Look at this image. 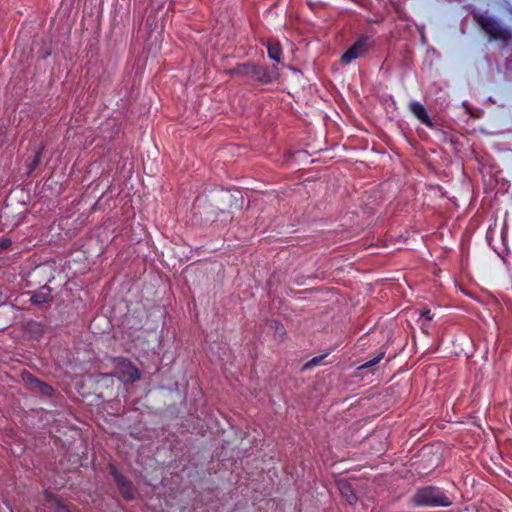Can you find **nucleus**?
<instances>
[{"mask_svg": "<svg viewBox=\"0 0 512 512\" xmlns=\"http://www.w3.org/2000/svg\"><path fill=\"white\" fill-rule=\"evenodd\" d=\"M231 74L248 76L262 84L271 83L280 77L279 68L274 66L270 71L261 66L246 63L240 64L230 71Z\"/></svg>", "mask_w": 512, "mask_h": 512, "instance_id": "f257e3e1", "label": "nucleus"}, {"mask_svg": "<svg viewBox=\"0 0 512 512\" xmlns=\"http://www.w3.org/2000/svg\"><path fill=\"white\" fill-rule=\"evenodd\" d=\"M413 502L416 505H429V506H448L450 502L448 499L439 494L434 488H422L416 492L413 497Z\"/></svg>", "mask_w": 512, "mask_h": 512, "instance_id": "f03ea898", "label": "nucleus"}, {"mask_svg": "<svg viewBox=\"0 0 512 512\" xmlns=\"http://www.w3.org/2000/svg\"><path fill=\"white\" fill-rule=\"evenodd\" d=\"M116 373L124 384H132L140 379V370L126 358L116 360Z\"/></svg>", "mask_w": 512, "mask_h": 512, "instance_id": "7ed1b4c3", "label": "nucleus"}, {"mask_svg": "<svg viewBox=\"0 0 512 512\" xmlns=\"http://www.w3.org/2000/svg\"><path fill=\"white\" fill-rule=\"evenodd\" d=\"M109 472L113 476L122 497L127 501L133 500L135 497V488L132 482L127 477H125L113 464L109 465Z\"/></svg>", "mask_w": 512, "mask_h": 512, "instance_id": "20e7f679", "label": "nucleus"}, {"mask_svg": "<svg viewBox=\"0 0 512 512\" xmlns=\"http://www.w3.org/2000/svg\"><path fill=\"white\" fill-rule=\"evenodd\" d=\"M21 378L25 383L26 387L32 392H37L46 397H52L54 389L49 384L36 378L33 374L28 371H24L21 374Z\"/></svg>", "mask_w": 512, "mask_h": 512, "instance_id": "39448f33", "label": "nucleus"}, {"mask_svg": "<svg viewBox=\"0 0 512 512\" xmlns=\"http://www.w3.org/2000/svg\"><path fill=\"white\" fill-rule=\"evenodd\" d=\"M372 43L368 37H362L351 46L341 57V62L348 64L352 60L364 56L371 48Z\"/></svg>", "mask_w": 512, "mask_h": 512, "instance_id": "423d86ee", "label": "nucleus"}, {"mask_svg": "<svg viewBox=\"0 0 512 512\" xmlns=\"http://www.w3.org/2000/svg\"><path fill=\"white\" fill-rule=\"evenodd\" d=\"M478 23L494 39L507 40L510 37L509 32L492 19L479 17Z\"/></svg>", "mask_w": 512, "mask_h": 512, "instance_id": "0eeeda50", "label": "nucleus"}, {"mask_svg": "<svg viewBox=\"0 0 512 512\" xmlns=\"http://www.w3.org/2000/svg\"><path fill=\"white\" fill-rule=\"evenodd\" d=\"M338 488L341 495L345 498V500L350 504H354L357 501V496L351 486V484L346 480L338 481Z\"/></svg>", "mask_w": 512, "mask_h": 512, "instance_id": "6e6552de", "label": "nucleus"}, {"mask_svg": "<svg viewBox=\"0 0 512 512\" xmlns=\"http://www.w3.org/2000/svg\"><path fill=\"white\" fill-rule=\"evenodd\" d=\"M410 109L420 121H422L424 124L428 126H432V122L423 105L419 103H412L410 105Z\"/></svg>", "mask_w": 512, "mask_h": 512, "instance_id": "1a4fd4ad", "label": "nucleus"}, {"mask_svg": "<svg viewBox=\"0 0 512 512\" xmlns=\"http://www.w3.org/2000/svg\"><path fill=\"white\" fill-rule=\"evenodd\" d=\"M267 48L269 57L277 62H280L282 54L280 43L276 40H271L268 42Z\"/></svg>", "mask_w": 512, "mask_h": 512, "instance_id": "9d476101", "label": "nucleus"}, {"mask_svg": "<svg viewBox=\"0 0 512 512\" xmlns=\"http://www.w3.org/2000/svg\"><path fill=\"white\" fill-rule=\"evenodd\" d=\"M45 149V145L43 143L40 144V147L37 149V151L35 152V155L32 159L31 162L28 163L27 167H28V171L27 173L30 175L34 172V170L38 167V165L40 164L41 162V157H42V154H43V151Z\"/></svg>", "mask_w": 512, "mask_h": 512, "instance_id": "9b49d317", "label": "nucleus"}, {"mask_svg": "<svg viewBox=\"0 0 512 512\" xmlns=\"http://www.w3.org/2000/svg\"><path fill=\"white\" fill-rule=\"evenodd\" d=\"M51 300H52V297H51V294L49 291L35 293L31 297V302L35 305H43V304L49 303Z\"/></svg>", "mask_w": 512, "mask_h": 512, "instance_id": "f8f14e48", "label": "nucleus"}, {"mask_svg": "<svg viewBox=\"0 0 512 512\" xmlns=\"http://www.w3.org/2000/svg\"><path fill=\"white\" fill-rule=\"evenodd\" d=\"M230 206L236 210H240L245 202V198L241 193L231 194Z\"/></svg>", "mask_w": 512, "mask_h": 512, "instance_id": "ddd939ff", "label": "nucleus"}, {"mask_svg": "<svg viewBox=\"0 0 512 512\" xmlns=\"http://www.w3.org/2000/svg\"><path fill=\"white\" fill-rule=\"evenodd\" d=\"M12 245V241L10 238H4L0 241V249L7 250Z\"/></svg>", "mask_w": 512, "mask_h": 512, "instance_id": "4468645a", "label": "nucleus"}, {"mask_svg": "<svg viewBox=\"0 0 512 512\" xmlns=\"http://www.w3.org/2000/svg\"><path fill=\"white\" fill-rule=\"evenodd\" d=\"M380 359H381L380 357L375 358V359H373L372 361H369V362H367V363L363 364V365L360 367V369L368 368V367H370V366H372V365H374V364L378 363V362L380 361Z\"/></svg>", "mask_w": 512, "mask_h": 512, "instance_id": "2eb2a0df", "label": "nucleus"}, {"mask_svg": "<svg viewBox=\"0 0 512 512\" xmlns=\"http://www.w3.org/2000/svg\"><path fill=\"white\" fill-rule=\"evenodd\" d=\"M275 329L280 335L285 334V329L280 323H276Z\"/></svg>", "mask_w": 512, "mask_h": 512, "instance_id": "dca6fc26", "label": "nucleus"}, {"mask_svg": "<svg viewBox=\"0 0 512 512\" xmlns=\"http://www.w3.org/2000/svg\"><path fill=\"white\" fill-rule=\"evenodd\" d=\"M429 311L425 312L424 315L427 316L428 319H431V317L429 316Z\"/></svg>", "mask_w": 512, "mask_h": 512, "instance_id": "f3484780", "label": "nucleus"}, {"mask_svg": "<svg viewBox=\"0 0 512 512\" xmlns=\"http://www.w3.org/2000/svg\"><path fill=\"white\" fill-rule=\"evenodd\" d=\"M208 341H213L211 336H208Z\"/></svg>", "mask_w": 512, "mask_h": 512, "instance_id": "a211bd4d", "label": "nucleus"}]
</instances>
